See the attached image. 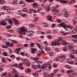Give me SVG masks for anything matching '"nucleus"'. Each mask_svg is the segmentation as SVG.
Masks as SVG:
<instances>
[{
  "label": "nucleus",
  "mask_w": 77,
  "mask_h": 77,
  "mask_svg": "<svg viewBox=\"0 0 77 77\" xmlns=\"http://www.w3.org/2000/svg\"><path fill=\"white\" fill-rule=\"evenodd\" d=\"M72 38H75L76 39H77V35H72Z\"/></svg>",
  "instance_id": "obj_40"
},
{
  "label": "nucleus",
  "mask_w": 77,
  "mask_h": 77,
  "mask_svg": "<svg viewBox=\"0 0 77 77\" xmlns=\"http://www.w3.org/2000/svg\"><path fill=\"white\" fill-rule=\"evenodd\" d=\"M14 72V75L15 77H18V75L17 73H16L15 71Z\"/></svg>",
  "instance_id": "obj_38"
},
{
  "label": "nucleus",
  "mask_w": 77,
  "mask_h": 77,
  "mask_svg": "<svg viewBox=\"0 0 77 77\" xmlns=\"http://www.w3.org/2000/svg\"><path fill=\"white\" fill-rule=\"evenodd\" d=\"M47 38H48V39H52V37L51 36V35H48Z\"/></svg>",
  "instance_id": "obj_47"
},
{
  "label": "nucleus",
  "mask_w": 77,
  "mask_h": 77,
  "mask_svg": "<svg viewBox=\"0 0 77 77\" xmlns=\"http://www.w3.org/2000/svg\"><path fill=\"white\" fill-rule=\"evenodd\" d=\"M21 48H17L16 50V52L17 54H20V53L19 52L20 51H21Z\"/></svg>",
  "instance_id": "obj_15"
},
{
  "label": "nucleus",
  "mask_w": 77,
  "mask_h": 77,
  "mask_svg": "<svg viewBox=\"0 0 77 77\" xmlns=\"http://www.w3.org/2000/svg\"><path fill=\"white\" fill-rule=\"evenodd\" d=\"M48 24L47 23H44L43 26L45 27H48Z\"/></svg>",
  "instance_id": "obj_27"
},
{
  "label": "nucleus",
  "mask_w": 77,
  "mask_h": 77,
  "mask_svg": "<svg viewBox=\"0 0 77 77\" xmlns=\"http://www.w3.org/2000/svg\"><path fill=\"white\" fill-rule=\"evenodd\" d=\"M72 41L74 42H77V38H75V39H72Z\"/></svg>",
  "instance_id": "obj_41"
},
{
  "label": "nucleus",
  "mask_w": 77,
  "mask_h": 77,
  "mask_svg": "<svg viewBox=\"0 0 77 77\" xmlns=\"http://www.w3.org/2000/svg\"><path fill=\"white\" fill-rule=\"evenodd\" d=\"M14 45L13 43H11V44H10V47H14Z\"/></svg>",
  "instance_id": "obj_54"
},
{
  "label": "nucleus",
  "mask_w": 77,
  "mask_h": 77,
  "mask_svg": "<svg viewBox=\"0 0 77 77\" xmlns=\"http://www.w3.org/2000/svg\"><path fill=\"white\" fill-rule=\"evenodd\" d=\"M31 50L32 51L31 53L33 54V53H35V52L36 51L37 49L34 48H31Z\"/></svg>",
  "instance_id": "obj_10"
},
{
  "label": "nucleus",
  "mask_w": 77,
  "mask_h": 77,
  "mask_svg": "<svg viewBox=\"0 0 77 77\" xmlns=\"http://www.w3.org/2000/svg\"><path fill=\"white\" fill-rule=\"evenodd\" d=\"M29 12L28 13V14H32V9H29Z\"/></svg>",
  "instance_id": "obj_49"
},
{
  "label": "nucleus",
  "mask_w": 77,
  "mask_h": 77,
  "mask_svg": "<svg viewBox=\"0 0 77 77\" xmlns=\"http://www.w3.org/2000/svg\"><path fill=\"white\" fill-rule=\"evenodd\" d=\"M50 8L49 7H48L46 8V12H49L50 11Z\"/></svg>",
  "instance_id": "obj_44"
},
{
  "label": "nucleus",
  "mask_w": 77,
  "mask_h": 77,
  "mask_svg": "<svg viewBox=\"0 0 77 77\" xmlns=\"http://www.w3.org/2000/svg\"><path fill=\"white\" fill-rule=\"evenodd\" d=\"M29 27H31V28H32L34 27L35 25H33V24H30L29 25Z\"/></svg>",
  "instance_id": "obj_36"
},
{
  "label": "nucleus",
  "mask_w": 77,
  "mask_h": 77,
  "mask_svg": "<svg viewBox=\"0 0 77 77\" xmlns=\"http://www.w3.org/2000/svg\"><path fill=\"white\" fill-rule=\"evenodd\" d=\"M45 50L46 51H50L51 50V48L50 47H48L47 46H45Z\"/></svg>",
  "instance_id": "obj_12"
},
{
  "label": "nucleus",
  "mask_w": 77,
  "mask_h": 77,
  "mask_svg": "<svg viewBox=\"0 0 77 77\" xmlns=\"http://www.w3.org/2000/svg\"><path fill=\"white\" fill-rule=\"evenodd\" d=\"M69 57H71L72 58H73L74 59L75 58V57L74 56V55H72V54H70L69 55Z\"/></svg>",
  "instance_id": "obj_37"
},
{
  "label": "nucleus",
  "mask_w": 77,
  "mask_h": 77,
  "mask_svg": "<svg viewBox=\"0 0 77 77\" xmlns=\"http://www.w3.org/2000/svg\"><path fill=\"white\" fill-rule=\"evenodd\" d=\"M23 17L24 18H25V17H27V15L26 14H23Z\"/></svg>",
  "instance_id": "obj_55"
},
{
  "label": "nucleus",
  "mask_w": 77,
  "mask_h": 77,
  "mask_svg": "<svg viewBox=\"0 0 77 77\" xmlns=\"http://www.w3.org/2000/svg\"><path fill=\"white\" fill-rule=\"evenodd\" d=\"M7 24V23L4 21L0 22V26H5Z\"/></svg>",
  "instance_id": "obj_7"
},
{
  "label": "nucleus",
  "mask_w": 77,
  "mask_h": 77,
  "mask_svg": "<svg viewBox=\"0 0 77 77\" xmlns=\"http://www.w3.org/2000/svg\"><path fill=\"white\" fill-rule=\"evenodd\" d=\"M37 29H38V31H40L41 30V27H40L39 26H38Z\"/></svg>",
  "instance_id": "obj_61"
},
{
  "label": "nucleus",
  "mask_w": 77,
  "mask_h": 77,
  "mask_svg": "<svg viewBox=\"0 0 77 77\" xmlns=\"http://www.w3.org/2000/svg\"><path fill=\"white\" fill-rule=\"evenodd\" d=\"M17 30L18 31H19V33H20V34L25 35V34H26V32H27V30H26V29L24 30V28H20L19 27L18 28Z\"/></svg>",
  "instance_id": "obj_1"
},
{
  "label": "nucleus",
  "mask_w": 77,
  "mask_h": 77,
  "mask_svg": "<svg viewBox=\"0 0 77 77\" xmlns=\"http://www.w3.org/2000/svg\"><path fill=\"white\" fill-rule=\"evenodd\" d=\"M2 9H4V11L6 10L7 9L6 7L5 6H3L2 7Z\"/></svg>",
  "instance_id": "obj_39"
},
{
  "label": "nucleus",
  "mask_w": 77,
  "mask_h": 77,
  "mask_svg": "<svg viewBox=\"0 0 77 77\" xmlns=\"http://www.w3.org/2000/svg\"><path fill=\"white\" fill-rule=\"evenodd\" d=\"M11 26H7V29H11Z\"/></svg>",
  "instance_id": "obj_57"
},
{
  "label": "nucleus",
  "mask_w": 77,
  "mask_h": 77,
  "mask_svg": "<svg viewBox=\"0 0 77 77\" xmlns=\"http://www.w3.org/2000/svg\"><path fill=\"white\" fill-rule=\"evenodd\" d=\"M73 72V70H67V71L66 72L68 74L69 73H71V72Z\"/></svg>",
  "instance_id": "obj_31"
},
{
  "label": "nucleus",
  "mask_w": 77,
  "mask_h": 77,
  "mask_svg": "<svg viewBox=\"0 0 77 77\" xmlns=\"http://www.w3.org/2000/svg\"><path fill=\"white\" fill-rule=\"evenodd\" d=\"M73 47L72 46H70V47H69V49L70 50H71L73 49Z\"/></svg>",
  "instance_id": "obj_50"
},
{
  "label": "nucleus",
  "mask_w": 77,
  "mask_h": 77,
  "mask_svg": "<svg viewBox=\"0 0 77 77\" xmlns=\"http://www.w3.org/2000/svg\"><path fill=\"white\" fill-rule=\"evenodd\" d=\"M69 63H70V64H73L74 63V62H73V61L72 60H71L70 62Z\"/></svg>",
  "instance_id": "obj_58"
},
{
  "label": "nucleus",
  "mask_w": 77,
  "mask_h": 77,
  "mask_svg": "<svg viewBox=\"0 0 77 77\" xmlns=\"http://www.w3.org/2000/svg\"><path fill=\"white\" fill-rule=\"evenodd\" d=\"M63 51H68V49H67V48L66 47H63Z\"/></svg>",
  "instance_id": "obj_18"
},
{
  "label": "nucleus",
  "mask_w": 77,
  "mask_h": 77,
  "mask_svg": "<svg viewBox=\"0 0 77 77\" xmlns=\"http://www.w3.org/2000/svg\"><path fill=\"white\" fill-rule=\"evenodd\" d=\"M47 17L48 18V20L49 21H51L52 20V17L50 15H48V16H47Z\"/></svg>",
  "instance_id": "obj_14"
},
{
  "label": "nucleus",
  "mask_w": 77,
  "mask_h": 77,
  "mask_svg": "<svg viewBox=\"0 0 77 77\" xmlns=\"http://www.w3.org/2000/svg\"><path fill=\"white\" fill-rule=\"evenodd\" d=\"M60 60V58L59 57H56L55 58V61H57V62L59 61Z\"/></svg>",
  "instance_id": "obj_28"
},
{
  "label": "nucleus",
  "mask_w": 77,
  "mask_h": 77,
  "mask_svg": "<svg viewBox=\"0 0 77 77\" xmlns=\"http://www.w3.org/2000/svg\"><path fill=\"white\" fill-rule=\"evenodd\" d=\"M8 23L10 24H12L13 23V22L12 21V20L11 19H10V20L8 21Z\"/></svg>",
  "instance_id": "obj_34"
},
{
  "label": "nucleus",
  "mask_w": 77,
  "mask_h": 77,
  "mask_svg": "<svg viewBox=\"0 0 77 77\" xmlns=\"http://www.w3.org/2000/svg\"><path fill=\"white\" fill-rule=\"evenodd\" d=\"M70 53H72V54L75 53V50H74L72 49V50H70Z\"/></svg>",
  "instance_id": "obj_29"
},
{
  "label": "nucleus",
  "mask_w": 77,
  "mask_h": 77,
  "mask_svg": "<svg viewBox=\"0 0 77 77\" xmlns=\"http://www.w3.org/2000/svg\"><path fill=\"white\" fill-rule=\"evenodd\" d=\"M67 3V1L65 0H63V2H62V3Z\"/></svg>",
  "instance_id": "obj_62"
},
{
  "label": "nucleus",
  "mask_w": 77,
  "mask_h": 77,
  "mask_svg": "<svg viewBox=\"0 0 77 77\" xmlns=\"http://www.w3.org/2000/svg\"><path fill=\"white\" fill-rule=\"evenodd\" d=\"M17 13L18 14H20V15L22 13L21 11V10H19L17 12Z\"/></svg>",
  "instance_id": "obj_51"
},
{
  "label": "nucleus",
  "mask_w": 77,
  "mask_h": 77,
  "mask_svg": "<svg viewBox=\"0 0 77 77\" xmlns=\"http://www.w3.org/2000/svg\"><path fill=\"white\" fill-rule=\"evenodd\" d=\"M13 4H14V5H15L17 4V0H14L13 1Z\"/></svg>",
  "instance_id": "obj_42"
},
{
  "label": "nucleus",
  "mask_w": 77,
  "mask_h": 77,
  "mask_svg": "<svg viewBox=\"0 0 77 77\" xmlns=\"http://www.w3.org/2000/svg\"><path fill=\"white\" fill-rule=\"evenodd\" d=\"M39 20V18L38 17H35L34 19V21H38Z\"/></svg>",
  "instance_id": "obj_33"
},
{
  "label": "nucleus",
  "mask_w": 77,
  "mask_h": 77,
  "mask_svg": "<svg viewBox=\"0 0 77 77\" xmlns=\"http://www.w3.org/2000/svg\"><path fill=\"white\" fill-rule=\"evenodd\" d=\"M11 19L10 18H6L5 19V21H9V20H10Z\"/></svg>",
  "instance_id": "obj_56"
},
{
  "label": "nucleus",
  "mask_w": 77,
  "mask_h": 77,
  "mask_svg": "<svg viewBox=\"0 0 77 77\" xmlns=\"http://www.w3.org/2000/svg\"><path fill=\"white\" fill-rule=\"evenodd\" d=\"M12 51H13L12 50V49H10L9 51L8 52L9 54H11V53H12Z\"/></svg>",
  "instance_id": "obj_59"
},
{
  "label": "nucleus",
  "mask_w": 77,
  "mask_h": 77,
  "mask_svg": "<svg viewBox=\"0 0 77 77\" xmlns=\"http://www.w3.org/2000/svg\"><path fill=\"white\" fill-rule=\"evenodd\" d=\"M58 12H59V10H57L56 11H55L54 13V15H56V14H57Z\"/></svg>",
  "instance_id": "obj_35"
},
{
  "label": "nucleus",
  "mask_w": 77,
  "mask_h": 77,
  "mask_svg": "<svg viewBox=\"0 0 77 77\" xmlns=\"http://www.w3.org/2000/svg\"><path fill=\"white\" fill-rule=\"evenodd\" d=\"M46 65H48V68H49V69H51V63H50V64H49V63H46Z\"/></svg>",
  "instance_id": "obj_20"
},
{
  "label": "nucleus",
  "mask_w": 77,
  "mask_h": 77,
  "mask_svg": "<svg viewBox=\"0 0 77 77\" xmlns=\"http://www.w3.org/2000/svg\"><path fill=\"white\" fill-rule=\"evenodd\" d=\"M40 66H41V65L40 64H38V65H32V66L34 68V69H37V68H39V67H40Z\"/></svg>",
  "instance_id": "obj_8"
},
{
  "label": "nucleus",
  "mask_w": 77,
  "mask_h": 77,
  "mask_svg": "<svg viewBox=\"0 0 77 77\" xmlns=\"http://www.w3.org/2000/svg\"><path fill=\"white\" fill-rule=\"evenodd\" d=\"M12 20L14 21V24H15V25H16L17 26H18V24H20L19 22L15 18H13Z\"/></svg>",
  "instance_id": "obj_4"
},
{
  "label": "nucleus",
  "mask_w": 77,
  "mask_h": 77,
  "mask_svg": "<svg viewBox=\"0 0 77 77\" xmlns=\"http://www.w3.org/2000/svg\"><path fill=\"white\" fill-rule=\"evenodd\" d=\"M54 75V74L53 73H51L49 75L48 74V75H49V77H53Z\"/></svg>",
  "instance_id": "obj_24"
},
{
  "label": "nucleus",
  "mask_w": 77,
  "mask_h": 77,
  "mask_svg": "<svg viewBox=\"0 0 77 77\" xmlns=\"http://www.w3.org/2000/svg\"><path fill=\"white\" fill-rule=\"evenodd\" d=\"M5 2V1H3L2 0H0V3L1 4V5H3L4 3Z\"/></svg>",
  "instance_id": "obj_30"
},
{
  "label": "nucleus",
  "mask_w": 77,
  "mask_h": 77,
  "mask_svg": "<svg viewBox=\"0 0 77 77\" xmlns=\"http://www.w3.org/2000/svg\"><path fill=\"white\" fill-rule=\"evenodd\" d=\"M61 33H63V35H67L68 33V32H65V31L61 32Z\"/></svg>",
  "instance_id": "obj_25"
},
{
  "label": "nucleus",
  "mask_w": 77,
  "mask_h": 77,
  "mask_svg": "<svg viewBox=\"0 0 77 77\" xmlns=\"http://www.w3.org/2000/svg\"><path fill=\"white\" fill-rule=\"evenodd\" d=\"M71 59L69 58V59H67V63H69L71 61Z\"/></svg>",
  "instance_id": "obj_52"
},
{
  "label": "nucleus",
  "mask_w": 77,
  "mask_h": 77,
  "mask_svg": "<svg viewBox=\"0 0 77 77\" xmlns=\"http://www.w3.org/2000/svg\"><path fill=\"white\" fill-rule=\"evenodd\" d=\"M57 10L56 9V8H53L52 11L53 12H56L57 11Z\"/></svg>",
  "instance_id": "obj_46"
},
{
  "label": "nucleus",
  "mask_w": 77,
  "mask_h": 77,
  "mask_svg": "<svg viewBox=\"0 0 77 77\" xmlns=\"http://www.w3.org/2000/svg\"><path fill=\"white\" fill-rule=\"evenodd\" d=\"M37 46L40 49H43L44 48V47H42V48L41 47H42V46L40 45H39V44L38 43V42L37 43Z\"/></svg>",
  "instance_id": "obj_17"
},
{
  "label": "nucleus",
  "mask_w": 77,
  "mask_h": 77,
  "mask_svg": "<svg viewBox=\"0 0 77 77\" xmlns=\"http://www.w3.org/2000/svg\"><path fill=\"white\" fill-rule=\"evenodd\" d=\"M27 8H24V9H23L22 10L23 12H27Z\"/></svg>",
  "instance_id": "obj_43"
},
{
  "label": "nucleus",
  "mask_w": 77,
  "mask_h": 77,
  "mask_svg": "<svg viewBox=\"0 0 77 77\" xmlns=\"http://www.w3.org/2000/svg\"><path fill=\"white\" fill-rule=\"evenodd\" d=\"M77 31V26H76L75 28L73 29V30L72 31V32H72V34H73V33H75V32H76V31ZM73 31H75V32H73Z\"/></svg>",
  "instance_id": "obj_19"
},
{
  "label": "nucleus",
  "mask_w": 77,
  "mask_h": 77,
  "mask_svg": "<svg viewBox=\"0 0 77 77\" xmlns=\"http://www.w3.org/2000/svg\"><path fill=\"white\" fill-rule=\"evenodd\" d=\"M33 6H37V4L35 3H34L32 4Z\"/></svg>",
  "instance_id": "obj_64"
},
{
  "label": "nucleus",
  "mask_w": 77,
  "mask_h": 77,
  "mask_svg": "<svg viewBox=\"0 0 77 77\" xmlns=\"http://www.w3.org/2000/svg\"><path fill=\"white\" fill-rule=\"evenodd\" d=\"M47 72H48V70L44 69L43 70V73L45 76H47L48 75H47Z\"/></svg>",
  "instance_id": "obj_11"
},
{
  "label": "nucleus",
  "mask_w": 77,
  "mask_h": 77,
  "mask_svg": "<svg viewBox=\"0 0 77 77\" xmlns=\"http://www.w3.org/2000/svg\"><path fill=\"white\" fill-rule=\"evenodd\" d=\"M18 65L17 64H14L12 65V66H14L15 67H18Z\"/></svg>",
  "instance_id": "obj_45"
},
{
  "label": "nucleus",
  "mask_w": 77,
  "mask_h": 77,
  "mask_svg": "<svg viewBox=\"0 0 77 77\" xmlns=\"http://www.w3.org/2000/svg\"><path fill=\"white\" fill-rule=\"evenodd\" d=\"M60 57L62 60L61 61H60V62L61 63L62 62V60H63V59H65V58H66V55L64 54L63 55L60 56Z\"/></svg>",
  "instance_id": "obj_9"
},
{
  "label": "nucleus",
  "mask_w": 77,
  "mask_h": 77,
  "mask_svg": "<svg viewBox=\"0 0 77 77\" xmlns=\"http://www.w3.org/2000/svg\"><path fill=\"white\" fill-rule=\"evenodd\" d=\"M19 3L20 4V5H23L24 3V2L23 0H22L19 2Z\"/></svg>",
  "instance_id": "obj_26"
},
{
  "label": "nucleus",
  "mask_w": 77,
  "mask_h": 77,
  "mask_svg": "<svg viewBox=\"0 0 77 77\" xmlns=\"http://www.w3.org/2000/svg\"><path fill=\"white\" fill-rule=\"evenodd\" d=\"M41 68L44 69L45 68H47V66L45 65H43L41 67Z\"/></svg>",
  "instance_id": "obj_22"
},
{
  "label": "nucleus",
  "mask_w": 77,
  "mask_h": 77,
  "mask_svg": "<svg viewBox=\"0 0 77 77\" xmlns=\"http://www.w3.org/2000/svg\"><path fill=\"white\" fill-rule=\"evenodd\" d=\"M35 45V43H32L30 44V46H31V47H33V45Z\"/></svg>",
  "instance_id": "obj_63"
},
{
  "label": "nucleus",
  "mask_w": 77,
  "mask_h": 77,
  "mask_svg": "<svg viewBox=\"0 0 77 77\" xmlns=\"http://www.w3.org/2000/svg\"><path fill=\"white\" fill-rule=\"evenodd\" d=\"M2 75H3V76H4L5 77V76L7 75V73H3L2 74Z\"/></svg>",
  "instance_id": "obj_60"
},
{
  "label": "nucleus",
  "mask_w": 77,
  "mask_h": 77,
  "mask_svg": "<svg viewBox=\"0 0 77 77\" xmlns=\"http://www.w3.org/2000/svg\"><path fill=\"white\" fill-rule=\"evenodd\" d=\"M53 66V67H57V64L56 63H54Z\"/></svg>",
  "instance_id": "obj_48"
},
{
  "label": "nucleus",
  "mask_w": 77,
  "mask_h": 77,
  "mask_svg": "<svg viewBox=\"0 0 77 77\" xmlns=\"http://www.w3.org/2000/svg\"><path fill=\"white\" fill-rule=\"evenodd\" d=\"M24 64L26 65L27 66H29L30 65V62L29 61H23Z\"/></svg>",
  "instance_id": "obj_5"
},
{
  "label": "nucleus",
  "mask_w": 77,
  "mask_h": 77,
  "mask_svg": "<svg viewBox=\"0 0 77 77\" xmlns=\"http://www.w3.org/2000/svg\"><path fill=\"white\" fill-rule=\"evenodd\" d=\"M23 65V63H20L19 64V68L20 69H23V67L22 66Z\"/></svg>",
  "instance_id": "obj_13"
},
{
  "label": "nucleus",
  "mask_w": 77,
  "mask_h": 77,
  "mask_svg": "<svg viewBox=\"0 0 77 77\" xmlns=\"http://www.w3.org/2000/svg\"><path fill=\"white\" fill-rule=\"evenodd\" d=\"M58 26H61V27H62L63 28H64V29L67 28L66 25L64 23H61L60 24H58Z\"/></svg>",
  "instance_id": "obj_6"
},
{
  "label": "nucleus",
  "mask_w": 77,
  "mask_h": 77,
  "mask_svg": "<svg viewBox=\"0 0 77 77\" xmlns=\"http://www.w3.org/2000/svg\"><path fill=\"white\" fill-rule=\"evenodd\" d=\"M54 41V42L53 41L51 43V44L52 47H53V46H56V45H59L60 44V42H58L57 39L55 40Z\"/></svg>",
  "instance_id": "obj_2"
},
{
  "label": "nucleus",
  "mask_w": 77,
  "mask_h": 77,
  "mask_svg": "<svg viewBox=\"0 0 77 77\" xmlns=\"http://www.w3.org/2000/svg\"><path fill=\"white\" fill-rule=\"evenodd\" d=\"M33 75H34V77H38V73H34L32 74Z\"/></svg>",
  "instance_id": "obj_32"
},
{
  "label": "nucleus",
  "mask_w": 77,
  "mask_h": 77,
  "mask_svg": "<svg viewBox=\"0 0 77 77\" xmlns=\"http://www.w3.org/2000/svg\"><path fill=\"white\" fill-rule=\"evenodd\" d=\"M62 40V37H60L59 38L58 40H57V41L58 42H59V41H60V42H61Z\"/></svg>",
  "instance_id": "obj_23"
},
{
  "label": "nucleus",
  "mask_w": 77,
  "mask_h": 77,
  "mask_svg": "<svg viewBox=\"0 0 77 77\" xmlns=\"http://www.w3.org/2000/svg\"><path fill=\"white\" fill-rule=\"evenodd\" d=\"M65 67L68 69H71L72 68V66H69V65H66Z\"/></svg>",
  "instance_id": "obj_16"
},
{
  "label": "nucleus",
  "mask_w": 77,
  "mask_h": 77,
  "mask_svg": "<svg viewBox=\"0 0 77 77\" xmlns=\"http://www.w3.org/2000/svg\"><path fill=\"white\" fill-rule=\"evenodd\" d=\"M27 2H33V0H25Z\"/></svg>",
  "instance_id": "obj_53"
},
{
  "label": "nucleus",
  "mask_w": 77,
  "mask_h": 77,
  "mask_svg": "<svg viewBox=\"0 0 77 77\" xmlns=\"http://www.w3.org/2000/svg\"><path fill=\"white\" fill-rule=\"evenodd\" d=\"M2 60L4 63H6V61L5 58L2 57Z\"/></svg>",
  "instance_id": "obj_21"
},
{
  "label": "nucleus",
  "mask_w": 77,
  "mask_h": 77,
  "mask_svg": "<svg viewBox=\"0 0 77 77\" xmlns=\"http://www.w3.org/2000/svg\"><path fill=\"white\" fill-rule=\"evenodd\" d=\"M32 59L33 60H36L37 62H38V64H39L40 63H42V61H41L39 60V58L38 57L37 58L32 57Z\"/></svg>",
  "instance_id": "obj_3"
}]
</instances>
